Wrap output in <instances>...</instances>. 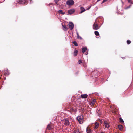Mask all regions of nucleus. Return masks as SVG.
Returning <instances> with one entry per match:
<instances>
[{
  "label": "nucleus",
  "mask_w": 133,
  "mask_h": 133,
  "mask_svg": "<svg viewBox=\"0 0 133 133\" xmlns=\"http://www.w3.org/2000/svg\"><path fill=\"white\" fill-rule=\"evenodd\" d=\"M99 22L97 20L95 21L93 25V28L94 30H97L100 27L98 25Z\"/></svg>",
  "instance_id": "nucleus-1"
},
{
  "label": "nucleus",
  "mask_w": 133,
  "mask_h": 133,
  "mask_svg": "<svg viewBox=\"0 0 133 133\" xmlns=\"http://www.w3.org/2000/svg\"><path fill=\"white\" fill-rule=\"evenodd\" d=\"M84 117L82 115L78 116L77 118V119L78 121L80 124H82L84 119Z\"/></svg>",
  "instance_id": "nucleus-2"
},
{
  "label": "nucleus",
  "mask_w": 133,
  "mask_h": 133,
  "mask_svg": "<svg viewBox=\"0 0 133 133\" xmlns=\"http://www.w3.org/2000/svg\"><path fill=\"white\" fill-rule=\"evenodd\" d=\"M74 4V1L73 0H68L66 2L67 4L69 6L72 5Z\"/></svg>",
  "instance_id": "nucleus-3"
},
{
  "label": "nucleus",
  "mask_w": 133,
  "mask_h": 133,
  "mask_svg": "<svg viewBox=\"0 0 133 133\" xmlns=\"http://www.w3.org/2000/svg\"><path fill=\"white\" fill-rule=\"evenodd\" d=\"M63 122L64 123V124L66 126L69 125L70 123L68 119L65 118L63 120Z\"/></svg>",
  "instance_id": "nucleus-4"
},
{
  "label": "nucleus",
  "mask_w": 133,
  "mask_h": 133,
  "mask_svg": "<svg viewBox=\"0 0 133 133\" xmlns=\"http://www.w3.org/2000/svg\"><path fill=\"white\" fill-rule=\"evenodd\" d=\"M17 2L19 4H24L25 2V0H17Z\"/></svg>",
  "instance_id": "nucleus-5"
},
{
  "label": "nucleus",
  "mask_w": 133,
  "mask_h": 133,
  "mask_svg": "<svg viewBox=\"0 0 133 133\" xmlns=\"http://www.w3.org/2000/svg\"><path fill=\"white\" fill-rule=\"evenodd\" d=\"M69 26L71 30H72L74 27V24L72 22H69Z\"/></svg>",
  "instance_id": "nucleus-6"
},
{
  "label": "nucleus",
  "mask_w": 133,
  "mask_h": 133,
  "mask_svg": "<svg viewBox=\"0 0 133 133\" xmlns=\"http://www.w3.org/2000/svg\"><path fill=\"white\" fill-rule=\"evenodd\" d=\"M96 101V99H94L92 100H91L90 101V104L91 105H94Z\"/></svg>",
  "instance_id": "nucleus-7"
},
{
  "label": "nucleus",
  "mask_w": 133,
  "mask_h": 133,
  "mask_svg": "<svg viewBox=\"0 0 133 133\" xmlns=\"http://www.w3.org/2000/svg\"><path fill=\"white\" fill-rule=\"evenodd\" d=\"M104 125H105V127L109 128L110 127V125L108 122L106 121H105L104 122Z\"/></svg>",
  "instance_id": "nucleus-8"
},
{
  "label": "nucleus",
  "mask_w": 133,
  "mask_h": 133,
  "mask_svg": "<svg viewBox=\"0 0 133 133\" xmlns=\"http://www.w3.org/2000/svg\"><path fill=\"white\" fill-rule=\"evenodd\" d=\"M86 132L87 133H92V130L90 129V128L88 127L87 128Z\"/></svg>",
  "instance_id": "nucleus-9"
},
{
  "label": "nucleus",
  "mask_w": 133,
  "mask_h": 133,
  "mask_svg": "<svg viewBox=\"0 0 133 133\" xmlns=\"http://www.w3.org/2000/svg\"><path fill=\"white\" fill-rule=\"evenodd\" d=\"M88 96V95L86 94H81V97L82 98H86Z\"/></svg>",
  "instance_id": "nucleus-10"
},
{
  "label": "nucleus",
  "mask_w": 133,
  "mask_h": 133,
  "mask_svg": "<svg viewBox=\"0 0 133 133\" xmlns=\"http://www.w3.org/2000/svg\"><path fill=\"white\" fill-rule=\"evenodd\" d=\"M52 129V125L51 124H48L47 126V129L49 130H51Z\"/></svg>",
  "instance_id": "nucleus-11"
},
{
  "label": "nucleus",
  "mask_w": 133,
  "mask_h": 133,
  "mask_svg": "<svg viewBox=\"0 0 133 133\" xmlns=\"http://www.w3.org/2000/svg\"><path fill=\"white\" fill-rule=\"evenodd\" d=\"M75 12V10L74 9H70L68 11V13L70 14H73Z\"/></svg>",
  "instance_id": "nucleus-12"
},
{
  "label": "nucleus",
  "mask_w": 133,
  "mask_h": 133,
  "mask_svg": "<svg viewBox=\"0 0 133 133\" xmlns=\"http://www.w3.org/2000/svg\"><path fill=\"white\" fill-rule=\"evenodd\" d=\"M62 26L63 27V29L64 30L66 31L67 30L68 28L66 27V26L65 24H62Z\"/></svg>",
  "instance_id": "nucleus-13"
},
{
  "label": "nucleus",
  "mask_w": 133,
  "mask_h": 133,
  "mask_svg": "<svg viewBox=\"0 0 133 133\" xmlns=\"http://www.w3.org/2000/svg\"><path fill=\"white\" fill-rule=\"evenodd\" d=\"M99 125L98 123L97 122H96L95 123V129L97 128L99 126Z\"/></svg>",
  "instance_id": "nucleus-14"
},
{
  "label": "nucleus",
  "mask_w": 133,
  "mask_h": 133,
  "mask_svg": "<svg viewBox=\"0 0 133 133\" xmlns=\"http://www.w3.org/2000/svg\"><path fill=\"white\" fill-rule=\"evenodd\" d=\"M80 8L81 11L80 12V13H82L85 11V9L83 7H81Z\"/></svg>",
  "instance_id": "nucleus-15"
},
{
  "label": "nucleus",
  "mask_w": 133,
  "mask_h": 133,
  "mask_svg": "<svg viewBox=\"0 0 133 133\" xmlns=\"http://www.w3.org/2000/svg\"><path fill=\"white\" fill-rule=\"evenodd\" d=\"M87 50V48L86 47H84L83 48L82 50V51L83 53H84L86 50Z\"/></svg>",
  "instance_id": "nucleus-16"
},
{
  "label": "nucleus",
  "mask_w": 133,
  "mask_h": 133,
  "mask_svg": "<svg viewBox=\"0 0 133 133\" xmlns=\"http://www.w3.org/2000/svg\"><path fill=\"white\" fill-rule=\"evenodd\" d=\"M94 33L95 35L96 36H99V33L97 31H95L94 32Z\"/></svg>",
  "instance_id": "nucleus-17"
},
{
  "label": "nucleus",
  "mask_w": 133,
  "mask_h": 133,
  "mask_svg": "<svg viewBox=\"0 0 133 133\" xmlns=\"http://www.w3.org/2000/svg\"><path fill=\"white\" fill-rule=\"evenodd\" d=\"M58 13L62 15H64L65 14V13L64 12H63V11L61 10H60L58 11Z\"/></svg>",
  "instance_id": "nucleus-18"
},
{
  "label": "nucleus",
  "mask_w": 133,
  "mask_h": 133,
  "mask_svg": "<svg viewBox=\"0 0 133 133\" xmlns=\"http://www.w3.org/2000/svg\"><path fill=\"white\" fill-rule=\"evenodd\" d=\"M118 128L121 130H122L123 129V126L122 125H118Z\"/></svg>",
  "instance_id": "nucleus-19"
},
{
  "label": "nucleus",
  "mask_w": 133,
  "mask_h": 133,
  "mask_svg": "<svg viewBox=\"0 0 133 133\" xmlns=\"http://www.w3.org/2000/svg\"><path fill=\"white\" fill-rule=\"evenodd\" d=\"M78 53V51L77 50H75L74 52V55L75 56H76L77 55Z\"/></svg>",
  "instance_id": "nucleus-20"
},
{
  "label": "nucleus",
  "mask_w": 133,
  "mask_h": 133,
  "mask_svg": "<svg viewBox=\"0 0 133 133\" xmlns=\"http://www.w3.org/2000/svg\"><path fill=\"white\" fill-rule=\"evenodd\" d=\"M119 122L122 124L124 122V121L123 119L121 118H119Z\"/></svg>",
  "instance_id": "nucleus-21"
},
{
  "label": "nucleus",
  "mask_w": 133,
  "mask_h": 133,
  "mask_svg": "<svg viewBox=\"0 0 133 133\" xmlns=\"http://www.w3.org/2000/svg\"><path fill=\"white\" fill-rule=\"evenodd\" d=\"M73 44H74V45L75 46H78V45L77 43L75 41H73Z\"/></svg>",
  "instance_id": "nucleus-22"
},
{
  "label": "nucleus",
  "mask_w": 133,
  "mask_h": 133,
  "mask_svg": "<svg viewBox=\"0 0 133 133\" xmlns=\"http://www.w3.org/2000/svg\"><path fill=\"white\" fill-rule=\"evenodd\" d=\"M54 1L55 3L57 5H59V4L58 3V2L59 1V0H54Z\"/></svg>",
  "instance_id": "nucleus-23"
},
{
  "label": "nucleus",
  "mask_w": 133,
  "mask_h": 133,
  "mask_svg": "<svg viewBox=\"0 0 133 133\" xmlns=\"http://www.w3.org/2000/svg\"><path fill=\"white\" fill-rule=\"evenodd\" d=\"M74 133H80L79 132L78 130H75L74 132Z\"/></svg>",
  "instance_id": "nucleus-24"
},
{
  "label": "nucleus",
  "mask_w": 133,
  "mask_h": 133,
  "mask_svg": "<svg viewBox=\"0 0 133 133\" xmlns=\"http://www.w3.org/2000/svg\"><path fill=\"white\" fill-rule=\"evenodd\" d=\"M77 37L78 38H80V39H82V38L79 35V34L78 32H77Z\"/></svg>",
  "instance_id": "nucleus-25"
},
{
  "label": "nucleus",
  "mask_w": 133,
  "mask_h": 133,
  "mask_svg": "<svg viewBox=\"0 0 133 133\" xmlns=\"http://www.w3.org/2000/svg\"><path fill=\"white\" fill-rule=\"evenodd\" d=\"M131 42L130 40H128L127 41V43L128 44H130Z\"/></svg>",
  "instance_id": "nucleus-26"
},
{
  "label": "nucleus",
  "mask_w": 133,
  "mask_h": 133,
  "mask_svg": "<svg viewBox=\"0 0 133 133\" xmlns=\"http://www.w3.org/2000/svg\"><path fill=\"white\" fill-rule=\"evenodd\" d=\"M128 2L131 4H133V2L132 1V0H128Z\"/></svg>",
  "instance_id": "nucleus-27"
},
{
  "label": "nucleus",
  "mask_w": 133,
  "mask_h": 133,
  "mask_svg": "<svg viewBox=\"0 0 133 133\" xmlns=\"http://www.w3.org/2000/svg\"><path fill=\"white\" fill-rule=\"evenodd\" d=\"M116 109H115L114 108L112 110V112L113 113H116V110H115Z\"/></svg>",
  "instance_id": "nucleus-28"
},
{
  "label": "nucleus",
  "mask_w": 133,
  "mask_h": 133,
  "mask_svg": "<svg viewBox=\"0 0 133 133\" xmlns=\"http://www.w3.org/2000/svg\"><path fill=\"white\" fill-rule=\"evenodd\" d=\"M78 62L79 64H80L82 63V62L81 60H80L78 61Z\"/></svg>",
  "instance_id": "nucleus-29"
},
{
  "label": "nucleus",
  "mask_w": 133,
  "mask_h": 133,
  "mask_svg": "<svg viewBox=\"0 0 133 133\" xmlns=\"http://www.w3.org/2000/svg\"><path fill=\"white\" fill-rule=\"evenodd\" d=\"M107 0H103L102 2V3H103L105 2L106 1H107Z\"/></svg>",
  "instance_id": "nucleus-30"
},
{
  "label": "nucleus",
  "mask_w": 133,
  "mask_h": 133,
  "mask_svg": "<svg viewBox=\"0 0 133 133\" xmlns=\"http://www.w3.org/2000/svg\"><path fill=\"white\" fill-rule=\"evenodd\" d=\"M71 109V111H74V109L73 108H71V109Z\"/></svg>",
  "instance_id": "nucleus-31"
},
{
  "label": "nucleus",
  "mask_w": 133,
  "mask_h": 133,
  "mask_svg": "<svg viewBox=\"0 0 133 133\" xmlns=\"http://www.w3.org/2000/svg\"><path fill=\"white\" fill-rule=\"evenodd\" d=\"M90 7H89L88 9H87V10H89V9H90Z\"/></svg>",
  "instance_id": "nucleus-32"
},
{
  "label": "nucleus",
  "mask_w": 133,
  "mask_h": 133,
  "mask_svg": "<svg viewBox=\"0 0 133 133\" xmlns=\"http://www.w3.org/2000/svg\"><path fill=\"white\" fill-rule=\"evenodd\" d=\"M29 1L30 2V3H32L31 2L32 1V0H29Z\"/></svg>",
  "instance_id": "nucleus-33"
},
{
  "label": "nucleus",
  "mask_w": 133,
  "mask_h": 133,
  "mask_svg": "<svg viewBox=\"0 0 133 133\" xmlns=\"http://www.w3.org/2000/svg\"><path fill=\"white\" fill-rule=\"evenodd\" d=\"M101 0H97V2H98L99 1H100Z\"/></svg>",
  "instance_id": "nucleus-34"
},
{
  "label": "nucleus",
  "mask_w": 133,
  "mask_h": 133,
  "mask_svg": "<svg viewBox=\"0 0 133 133\" xmlns=\"http://www.w3.org/2000/svg\"><path fill=\"white\" fill-rule=\"evenodd\" d=\"M110 108H112V106H110Z\"/></svg>",
  "instance_id": "nucleus-35"
},
{
  "label": "nucleus",
  "mask_w": 133,
  "mask_h": 133,
  "mask_svg": "<svg viewBox=\"0 0 133 133\" xmlns=\"http://www.w3.org/2000/svg\"><path fill=\"white\" fill-rule=\"evenodd\" d=\"M87 54H88V53L86 54V55H87Z\"/></svg>",
  "instance_id": "nucleus-36"
},
{
  "label": "nucleus",
  "mask_w": 133,
  "mask_h": 133,
  "mask_svg": "<svg viewBox=\"0 0 133 133\" xmlns=\"http://www.w3.org/2000/svg\"><path fill=\"white\" fill-rule=\"evenodd\" d=\"M101 133H103V132H101Z\"/></svg>",
  "instance_id": "nucleus-37"
}]
</instances>
